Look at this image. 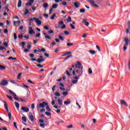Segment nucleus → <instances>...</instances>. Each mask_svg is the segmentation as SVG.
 Segmentation results:
<instances>
[{"instance_id": "f257e3e1", "label": "nucleus", "mask_w": 130, "mask_h": 130, "mask_svg": "<svg viewBox=\"0 0 130 130\" xmlns=\"http://www.w3.org/2000/svg\"><path fill=\"white\" fill-rule=\"evenodd\" d=\"M9 92L10 93V94H11V95H13V96H14V99H15L16 100H20V101H21V102H26V100L21 99V98H17V94H15V92H13V91H12L11 89L9 90Z\"/></svg>"}, {"instance_id": "f03ea898", "label": "nucleus", "mask_w": 130, "mask_h": 130, "mask_svg": "<svg viewBox=\"0 0 130 130\" xmlns=\"http://www.w3.org/2000/svg\"><path fill=\"white\" fill-rule=\"evenodd\" d=\"M33 20H34L36 23H37V25H41V21H40L39 19L36 17H34L33 18H30L29 19L30 22L32 23V21H33Z\"/></svg>"}, {"instance_id": "7ed1b4c3", "label": "nucleus", "mask_w": 130, "mask_h": 130, "mask_svg": "<svg viewBox=\"0 0 130 130\" xmlns=\"http://www.w3.org/2000/svg\"><path fill=\"white\" fill-rule=\"evenodd\" d=\"M75 68H77V69H79L80 70H83V65L80 62V61H77V64L75 66Z\"/></svg>"}, {"instance_id": "20e7f679", "label": "nucleus", "mask_w": 130, "mask_h": 130, "mask_svg": "<svg viewBox=\"0 0 130 130\" xmlns=\"http://www.w3.org/2000/svg\"><path fill=\"white\" fill-rule=\"evenodd\" d=\"M8 84H9V82H8V80L6 79L3 80L0 82L1 86H7Z\"/></svg>"}, {"instance_id": "39448f33", "label": "nucleus", "mask_w": 130, "mask_h": 130, "mask_svg": "<svg viewBox=\"0 0 130 130\" xmlns=\"http://www.w3.org/2000/svg\"><path fill=\"white\" fill-rule=\"evenodd\" d=\"M39 57L40 58H38V59L37 60V62H38L39 63H41V62H43V61L45 60V59H43V56L42 55H40Z\"/></svg>"}, {"instance_id": "423d86ee", "label": "nucleus", "mask_w": 130, "mask_h": 130, "mask_svg": "<svg viewBox=\"0 0 130 130\" xmlns=\"http://www.w3.org/2000/svg\"><path fill=\"white\" fill-rule=\"evenodd\" d=\"M48 105V103L45 102H43V103L40 104V107H41V108H44V107H45V106Z\"/></svg>"}, {"instance_id": "0eeeda50", "label": "nucleus", "mask_w": 130, "mask_h": 130, "mask_svg": "<svg viewBox=\"0 0 130 130\" xmlns=\"http://www.w3.org/2000/svg\"><path fill=\"white\" fill-rule=\"evenodd\" d=\"M3 102L4 103V106H5V109H6V111L9 113V108L8 107V104L5 101H3Z\"/></svg>"}, {"instance_id": "6e6552de", "label": "nucleus", "mask_w": 130, "mask_h": 130, "mask_svg": "<svg viewBox=\"0 0 130 130\" xmlns=\"http://www.w3.org/2000/svg\"><path fill=\"white\" fill-rule=\"evenodd\" d=\"M28 117L30 121H34V117L33 116V114H32V113H29Z\"/></svg>"}, {"instance_id": "1a4fd4ad", "label": "nucleus", "mask_w": 130, "mask_h": 130, "mask_svg": "<svg viewBox=\"0 0 130 130\" xmlns=\"http://www.w3.org/2000/svg\"><path fill=\"white\" fill-rule=\"evenodd\" d=\"M28 29H29V30H28V31H29V34L30 35H31V34H35V32H34V30L32 28V27L29 26V27H28Z\"/></svg>"}, {"instance_id": "9d476101", "label": "nucleus", "mask_w": 130, "mask_h": 130, "mask_svg": "<svg viewBox=\"0 0 130 130\" xmlns=\"http://www.w3.org/2000/svg\"><path fill=\"white\" fill-rule=\"evenodd\" d=\"M21 110H22V111H24V112H29V108H27L26 107H22L21 108Z\"/></svg>"}, {"instance_id": "9b49d317", "label": "nucleus", "mask_w": 130, "mask_h": 130, "mask_svg": "<svg viewBox=\"0 0 130 130\" xmlns=\"http://www.w3.org/2000/svg\"><path fill=\"white\" fill-rule=\"evenodd\" d=\"M82 23H84V25L87 27H88V26L89 25V23L87 21V19H83Z\"/></svg>"}, {"instance_id": "f8f14e48", "label": "nucleus", "mask_w": 130, "mask_h": 130, "mask_svg": "<svg viewBox=\"0 0 130 130\" xmlns=\"http://www.w3.org/2000/svg\"><path fill=\"white\" fill-rule=\"evenodd\" d=\"M43 35L45 36L46 40H47V39H49V40L51 39V38H50L46 32H43Z\"/></svg>"}, {"instance_id": "ddd939ff", "label": "nucleus", "mask_w": 130, "mask_h": 130, "mask_svg": "<svg viewBox=\"0 0 130 130\" xmlns=\"http://www.w3.org/2000/svg\"><path fill=\"white\" fill-rule=\"evenodd\" d=\"M80 2H75L74 3V6L76 9H78V8H80Z\"/></svg>"}, {"instance_id": "4468645a", "label": "nucleus", "mask_w": 130, "mask_h": 130, "mask_svg": "<svg viewBox=\"0 0 130 130\" xmlns=\"http://www.w3.org/2000/svg\"><path fill=\"white\" fill-rule=\"evenodd\" d=\"M71 100L68 99L67 101L64 102V105L68 106L69 104H71Z\"/></svg>"}, {"instance_id": "2eb2a0df", "label": "nucleus", "mask_w": 130, "mask_h": 130, "mask_svg": "<svg viewBox=\"0 0 130 130\" xmlns=\"http://www.w3.org/2000/svg\"><path fill=\"white\" fill-rule=\"evenodd\" d=\"M120 104L123 105H125V106H127V104H126V102H125V101H124V100H121L120 101Z\"/></svg>"}, {"instance_id": "dca6fc26", "label": "nucleus", "mask_w": 130, "mask_h": 130, "mask_svg": "<svg viewBox=\"0 0 130 130\" xmlns=\"http://www.w3.org/2000/svg\"><path fill=\"white\" fill-rule=\"evenodd\" d=\"M124 42H125L126 44L125 45H128V43L129 42V40L128 38H125L124 39Z\"/></svg>"}, {"instance_id": "f3484780", "label": "nucleus", "mask_w": 130, "mask_h": 130, "mask_svg": "<svg viewBox=\"0 0 130 130\" xmlns=\"http://www.w3.org/2000/svg\"><path fill=\"white\" fill-rule=\"evenodd\" d=\"M14 103L15 104V106L17 108V109H19V108L20 107V104H19V103L15 102Z\"/></svg>"}, {"instance_id": "a211bd4d", "label": "nucleus", "mask_w": 130, "mask_h": 130, "mask_svg": "<svg viewBox=\"0 0 130 130\" xmlns=\"http://www.w3.org/2000/svg\"><path fill=\"white\" fill-rule=\"evenodd\" d=\"M46 106V109L47 110V111L50 112L51 111V109H50V108H49V106H48V104Z\"/></svg>"}, {"instance_id": "6ab92c4d", "label": "nucleus", "mask_w": 130, "mask_h": 130, "mask_svg": "<svg viewBox=\"0 0 130 130\" xmlns=\"http://www.w3.org/2000/svg\"><path fill=\"white\" fill-rule=\"evenodd\" d=\"M21 24V21L19 20L18 21H14V25H17L19 26Z\"/></svg>"}, {"instance_id": "aec40b11", "label": "nucleus", "mask_w": 130, "mask_h": 130, "mask_svg": "<svg viewBox=\"0 0 130 130\" xmlns=\"http://www.w3.org/2000/svg\"><path fill=\"white\" fill-rule=\"evenodd\" d=\"M6 69V67L2 65H0V69H1L2 71H5Z\"/></svg>"}, {"instance_id": "412c9836", "label": "nucleus", "mask_w": 130, "mask_h": 130, "mask_svg": "<svg viewBox=\"0 0 130 130\" xmlns=\"http://www.w3.org/2000/svg\"><path fill=\"white\" fill-rule=\"evenodd\" d=\"M30 12H29V10H28L27 9H25V11L24 13V15L25 16L28 15V14H29Z\"/></svg>"}, {"instance_id": "4be33fe9", "label": "nucleus", "mask_w": 130, "mask_h": 130, "mask_svg": "<svg viewBox=\"0 0 130 130\" xmlns=\"http://www.w3.org/2000/svg\"><path fill=\"white\" fill-rule=\"evenodd\" d=\"M67 23H70V22H72V18L71 16H69L67 21Z\"/></svg>"}, {"instance_id": "5701e85b", "label": "nucleus", "mask_w": 130, "mask_h": 130, "mask_svg": "<svg viewBox=\"0 0 130 130\" xmlns=\"http://www.w3.org/2000/svg\"><path fill=\"white\" fill-rule=\"evenodd\" d=\"M58 6V5L57 4H53L52 7V9H56V8H57V7Z\"/></svg>"}, {"instance_id": "b1692460", "label": "nucleus", "mask_w": 130, "mask_h": 130, "mask_svg": "<svg viewBox=\"0 0 130 130\" xmlns=\"http://www.w3.org/2000/svg\"><path fill=\"white\" fill-rule=\"evenodd\" d=\"M58 104L59 106L62 105V101L60 100H58Z\"/></svg>"}, {"instance_id": "393cba45", "label": "nucleus", "mask_w": 130, "mask_h": 130, "mask_svg": "<svg viewBox=\"0 0 130 130\" xmlns=\"http://www.w3.org/2000/svg\"><path fill=\"white\" fill-rule=\"evenodd\" d=\"M22 6V1L19 0L18 2V7L20 8Z\"/></svg>"}, {"instance_id": "a878e982", "label": "nucleus", "mask_w": 130, "mask_h": 130, "mask_svg": "<svg viewBox=\"0 0 130 130\" xmlns=\"http://www.w3.org/2000/svg\"><path fill=\"white\" fill-rule=\"evenodd\" d=\"M55 96H57V97H59L60 96V93H59L58 92L56 91L54 93Z\"/></svg>"}, {"instance_id": "bb28decb", "label": "nucleus", "mask_w": 130, "mask_h": 130, "mask_svg": "<svg viewBox=\"0 0 130 130\" xmlns=\"http://www.w3.org/2000/svg\"><path fill=\"white\" fill-rule=\"evenodd\" d=\"M2 50H5V51H6L7 50L6 49V48L5 47L0 46V51H2Z\"/></svg>"}, {"instance_id": "cd10ccee", "label": "nucleus", "mask_w": 130, "mask_h": 130, "mask_svg": "<svg viewBox=\"0 0 130 130\" xmlns=\"http://www.w3.org/2000/svg\"><path fill=\"white\" fill-rule=\"evenodd\" d=\"M8 59H13V60H17V58L11 56L8 58Z\"/></svg>"}, {"instance_id": "c85d7f7f", "label": "nucleus", "mask_w": 130, "mask_h": 130, "mask_svg": "<svg viewBox=\"0 0 130 130\" xmlns=\"http://www.w3.org/2000/svg\"><path fill=\"white\" fill-rule=\"evenodd\" d=\"M88 73L89 74V75H92V74L93 73V71H92V69H91V68L88 69Z\"/></svg>"}, {"instance_id": "c756f323", "label": "nucleus", "mask_w": 130, "mask_h": 130, "mask_svg": "<svg viewBox=\"0 0 130 130\" xmlns=\"http://www.w3.org/2000/svg\"><path fill=\"white\" fill-rule=\"evenodd\" d=\"M70 57H73V55H70L68 56L64 59V60H67V59H69Z\"/></svg>"}, {"instance_id": "7c9ffc66", "label": "nucleus", "mask_w": 130, "mask_h": 130, "mask_svg": "<svg viewBox=\"0 0 130 130\" xmlns=\"http://www.w3.org/2000/svg\"><path fill=\"white\" fill-rule=\"evenodd\" d=\"M25 45H26V43L25 42H21V46H22V48H25Z\"/></svg>"}, {"instance_id": "2f4dec72", "label": "nucleus", "mask_w": 130, "mask_h": 130, "mask_svg": "<svg viewBox=\"0 0 130 130\" xmlns=\"http://www.w3.org/2000/svg\"><path fill=\"white\" fill-rule=\"evenodd\" d=\"M89 3L91 4V6L93 4H95V1L94 0H88Z\"/></svg>"}, {"instance_id": "473e14b6", "label": "nucleus", "mask_w": 130, "mask_h": 130, "mask_svg": "<svg viewBox=\"0 0 130 130\" xmlns=\"http://www.w3.org/2000/svg\"><path fill=\"white\" fill-rule=\"evenodd\" d=\"M89 52L91 54H95V53H96V52L94 50H89Z\"/></svg>"}, {"instance_id": "72a5a7b5", "label": "nucleus", "mask_w": 130, "mask_h": 130, "mask_svg": "<svg viewBox=\"0 0 130 130\" xmlns=\"http://www.w3.org/2000/svg\"><path fill=\"white\" fill-rule=\"evenodd\" d=\"M11 116H12V114L11 113V112H8V117L10 120H11L12 119Z\"/></svg>"}, {"instance_id": "f704fd0d", "label": "nucleus", "mask_w": 130, "mask_h": 130, "mask_svg": "<svg viewBox=\"0 0 130 130\" xmlns=\"http://www.w3.org/2000/svg\"><path fill=\"white\" fill-rule=\"evenodd\" d=\"M91 6H92V7L94 8H99V6L95 4L94 3H93Z\"/></svg>"}, {"instance_id": "c9c22d12", "label": "nucleus", "mask_w": 130, "mask_h": 130, "mask_svg": "<svg viewBox=\"0 0 130 130\" xmlns=\"http://www.w3.org/2000/svg\"><path fill=\"white\" fill-rule=\"evenodd\" d=\"M54 17H55V14L54 13L51 16V20H54Z\"/></svg>"}, {"instance_id": "e433bc0d", "label": "nucleus", "mask_w": 130, "mask_h": 130, "mask_svg": "<svg viewBox=\"0 0 130 130\" xmlns=\"http://www.w3.org/2000/svg\"><path fill=\"white\" fill-rule=\"evenodd\" d=\"M21 76H22V73H19L17 76L18 80H20V79H21Z\"/></svg>"}, {"instance_id": "4c0bfd02", "label": "nucleus", "mask_w": 130, "mask_h": 130, "mask_svg": "<svg viewBox=\"0 0 130 130\" xmlns=\"http://www.w3.org/2000/svg\"><path fill=\"white\" fill-rule=\"evenodd\" d=\"M73 45H74V44L73 43H67V46H73Z\"/></svg>"}, {"instance_id": "58836bf2", "label": "nucleus", "mask_w": 130, "mask_h": 130, "mask_svg": "<svg viewBox=\"0 0 130 130\" xmlns=\"http://www.w3.org/2000/svg\"><path fill=\"white\" fill-rule=\"evenodd\" d=\"M22 119L24 122H26L27 121V119H26V117H22Z\"/></svg>"}, {"instance_id": "ea45409f", "label": "nucleus", "mask_w": 130, "mask_h": 130, "mask_svg": "<svg viewBox=\"0 0 130 130\" xmlns=\"http://www.w3.org/2000/svg\"><path fill=\"white\" fill-rule=\"evenodd\" d=\"M59 39H60V40H61L62 41H63L64 40L63 37H62V36L60 35L59 36Z\"/></svg>"}, {"instance_id": "a19ab883", "label": "nucleus", "mask_w": 130, "mask_h": 130, "mask_svg": "<svg viewBox=\"0 0 130 130\" xmlns=\"http://www.w3.org/2000/svg\"><path fill=\"white\" fill-rule=\"evenodd\" d=\"M46 114L48 116H50L51 115V113L49 112H46Z\"/></svg>"}, {"instance_id": "79ce46f5", "label": "nucleus", "mask_w": 130, "mask_h": 130, "mask_svg": "<svg viewBox=\"0 0 130 130\" xmlns=\"http://www.w3.org/2000/svg\"><path fill=\"white\" fill-rule=\"evenodd\" d=\"M44 8H48V4L47 3H46L44 4Z\"/></svg>"}, {"instance_id": "37998d69", "label": "nucleus", "mask_w": 130, "mask_h": 130, "mask_svg": "<svg viewBox=\"0 0 130 130\" xmlns=\"http://www.w3.org/2000/svg\"><path fill=\"white\" fill-rule=\"evenodd\" d=\"M27 82L28 83H30V84H33L34 85L35 84V83L32 82V81H31L30 79L27 80Z\"/></svg>"}, {"instance_id": "c03bdc74", "label": "nucleus", "mask_w": 130, "mask_h": 130, "mask_svg": "<svg viewBox=\"0 0 130 130\" xmlns=\"http://www.w3.org/2000/svg\"><path fill=\"white\" fill-rule=\"evenodd\" d=\"M5 10H7V12H10V10L9 9V5L5 7Z\"/></svg>"}, {"instance_id": "a18cd8bd", "label": "nucleus", "mask_w": 130, "mask_h": 130, "mask_svg": "<svg viewBox=\"0 0 130 130\" xmlns=\"http://www.w3.org/2000/svg\"><path fill=\"white\" fill-rule=\"evenodd\" d=\"M32 3H31V2H29L28 3H26L25 4V6H32Z\"/></svg>"}, {"instance_id": "49530a36", "label": "nucleus", "mask_w": 130, "mask_h": 130, "mask_svg": "<svg viewBox=\"0 0 130 130\" xmlns=\"http://www.w3.org/2000/svg\"><path fill=\"white\" fill-rule=\"evenodd\" d=\"M68 94H69V92H68L67 91H64V92H63V96H67V95H68Z\"/></svg>"}, {"instance_id": "de8ad7c7", "label": "nucleus", "mask_w": 130, "mask_h": 130, "mask_svg": "<svg viewBox=\"0 0 130 130\" xmlns=\"http://www.w3.org/2000/svg\"><path fill=\"white\" fill-rule=\"evenodd\" d=\"M80 13H85V11L84 9H81L80 10Z\"/></svg>"}, {"instance_id": "09e8293b", "label": "nucleus", "mask_w": 130, "mask_h": 130, "mask_svg": "<svg viewBox=\"0 0 130 130\" xmlns=\"http://www.w3.org/2000/svg\"><path fill=\"white\" fill-rule=\"evenodd\" d=\"M66 74H67V76H68L69 77H70V76H71V74L70 73V72H69V71H68V70L66 71Z\"/></svg>"}, {"instance_id": "8fccbe9b", "label": "nucleus", "mask_w": 130, "mask_h": 130, "mask_svg": "<svg viewBox=\"0 0 130 130\" xmlns=\"http://www.w3.org/2000/svg\"><path fill=\"white\" fill-rule=\"evenodd\" d=\"M64 34H65V35H70V32L67 30L64 31Z\"/></svg>"}, {"instance_id": "3c124183", "label": "nucleus", "mask_w": 130, "mask_h": 130, "mask_svg": "<svg viewBox=\"0 0 130 130\" xmlns=\"http://www.w3.org/2000/svg\"><path fill=\"white\" fill-rule=\"evenodd\" d=\"M78 82V80H74L72 81V84H76V83Z\"/></svg>"}, {"instance_id": "603ef678", "label": "nucleus", "mask_w": 130, "mask_h": 130, "mask_svg": "<svg viewBox=\"0 0 130 130\" xmlns=\"http://www.w3.org/2000/svg\"><path fill=\"white\" fill-rule=\"evenodd\" d=\"M70 25L71 26L72 29H73V30H75V26H74L72 24L70 23Z\"/></svg>"}, {"instance_id": "864d4df0", "label": "nucleus", "mask_w": 130, "mask_h": 130, "mask_svg": "<svg viewBox=\"0 0 130 130\" xmlns=\"http://www.w3.org/2000/svg\"><path fill=\"white\" fill-rule=\"evenodd\" d=\"M126 46H127V45H124V47H123V50L124 51H125L126 50V48H127V47H126Z\"/></svg>"}, {"instance_id": "5fc2aeb1", "label": "nucleus", "mask_w": 130, "mask_h": 130, "mask_svg": "<svg viewBox=\"0 0 130 130\" xmlns=\"http://www.w3.org/2000/svg\"><path fill=\"white\" fill-rule=\"evenodd\" d=\"M127 27H128V28L130 30V21H128L127 22Z\"/></svg>"}, {"instance_id": "6e6d98bb", "label": "nucleus", "mask_w": 130, "mask_h": 130, "mask_svg": "<svg viewBox=\"0 0 130 130\" xmlns=\"http://www.w3.org/2000/svg\"><path fill=\"white\" fill-rule=\"evenodd\" d=\"M37 67H38V68H43V66L41 65V64H38L37 65Z\"/></svg>"}, {"instance_id": "4d7b16f0", "label": "nucleus", "mask_w": 130, "mask_h": 130, "mask_svg": "<svg viewBox=\"0 0 130 130\" xmlns=\"http://www.w3.org/2000/svg\"><path fill=\"white\" fill-rule=\"evenodd\" d=\"M7 97H8V98H9L11 100L13 101V97H12L11 96H9V95H7Z\"/></svg>"}, {"instance_id": "13d9d810", "label": "nucleus", "mask_w": 130, "mask_h": 130, "mask_svg": "<svg viewBox=\"0 0 130 130\" xmlns=\"http://www.w3.org/2000/svg\"><path fill=\"white\" fill-rule=\"evenodd\" d=\"M68 128H73V126L72 124H71L70 125L67 126Z\"/></svg>"}, {"instance_id": "bf43d9fd", "label": "nucleus", "mask_w": 130, "mask_h": 130, "mask_svg": "<svg viewBox=\"0 0 130 130\" xmlns=\"http://www.w3.org/2000/svg\"><path fill=\"white\" fill-rule=\"evenodd\" d=\"M14 39H15V40H17V34H16V33H14Z\"/></svg>"}, {"instance_id": "052dcab7", "label": "nucleus", "mask_w": 130, "mask_h": 130, "mask_svg": "<svg viewBox=\"0 0 130 130\" xmlns=\"http://www.w3.org/2000/svg\"><path fill=\"white\" fill-rule=\"evenodd\" d=\"M45 126V124H42V123L40 124V126H41V127L44 128Z\"/></svg>"}, {"instance_id": "680f3d73", "label": "nucleus", "mask_w": 130, "mask_h": 130, "mask_svg": "<svg viewBox=\"0 0 130 130\" xmlns=\"http://www.w3.org/2000/svg\"><path fill=\"white\" fill-rule=\"evenodd\" d=\"M48 33L49 34H51L52 33H53V30H49L48 31Z\"/></svg>"}, {"instance_id": "e2e57ef3", "label": "nucleus", "mask_w": 130, "mask_h": 130, "mask_svg": "<svg viewBox=\"0 0 130 130\" xmlns=\"http://www.w3.org/2000/svg\"><path fill=\"white\" fill-rule=\"evenodd\" d=\"M96 47L97 49H98L99 51H101V50L100 49V47H99V46L96 45Z\"/></svg>"}, {"instance_id": "0e129e2a", "label": "nucleus", "mask_w": 130, "mask_h": 130, "mask_svg": "<svg viewBox=\"0 0 130 130\" xmlns=\"http://www.w3.org/2000/svg\"><path fill=\"white\" fill-rule=\"evenodd\" d=\"M18 38H19V39H23V35H20L18 36Z\"/></svg>"}, {"instance_id": "69168bd1", "label": "nucleus", "mask_w": 130, "mask_h": 130, "mask_svg": "<svg viewBox=\"0 0 130 130\" xmlns=\"http://www.w3.org/2000/svg\"><path fill=\"white\" fill-rule=\"evenodd\" d=\"M35 37H40V33H38L37 35H36Z\"/></svg>"}, {"instance_id": "338daca9", "label": "nucleus", "mask_w": 130, "mask_h": 130, "mask_svg": "<svg viewBox=\"0 0 130 130\" xmlns=\"http://www.w3.org/2000/svg\"><path fill=\"white\" fill-rule=\"evenodd\" d=\"M3 44H4V45L5 46H6V47H8V44H7V42L4 43Z\"/></svg>"}, {"instance_id": "774afa93", "label": "nucleus", "mask_w": 130, "mask_h": 130, "mask_svg": "<svg viewBox=\"0 0 130 130\" xmlns=\"http://www.w3.org/2000/svg\"><path fill=\"white\" fill-rule=\"evenodd\" d=\"M62 5H63V6H67V2H62Z\"/></svg>"}]
</instances>
